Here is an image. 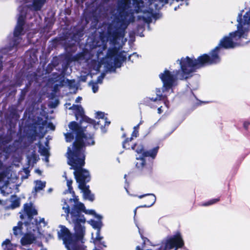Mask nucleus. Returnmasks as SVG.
Here are the masks:
<instances>
[{"label":"nucleus","mask_w":250,"mask_h":250,"mask_svg":"<svg viewBox=\"0 0 250 250\" xmlns=\"http://www.w3.org/2000/svg\"><path fill=\"white\" fill-rule=\"evenodd\" d=\"M118 15L115 16L114 22L116 28L112 32L109 26L105 37L101 36L104 50L106 48V43L109 42L110 47L106 56L98 63L96 70L99 71L102 65H104L106 71L115 72L116 68L121 66L122 62L126 58V53L121 51L124 43L125 31L128 24L134 21V13L144 12L143 0H119L118 2Z\"/></svg>","instance_id":"1"},{"label":"nucleus","mask_w":250,"mask_h":250,"mask_svg":"<svg viewBox=\"0 0 250 250\" xmlns=\"http://www.w3.org/2000/svg\"><path fill=\"white\" fill-rule=\"evenodd\" d=\"M68 127L71 132L64 134L66 141L71 142L76 135V140L72 148L68 147L66 153L68 164L71 166L70 169H74V175L79 184V187L85 185L90 180L89 172L82 168L85 162V147L94 144L93 135L86 132V130L80 126L75 122L69 123Z\"/></svg>","instance_id":"2"},{"label":"nucleus","mask_w":250,"mask_h":250,"mask_svg":"<svg viewBox=\"0 0 250 250\" xmlns=\"http://www.w3.org/2000/svg\"><path fill=\"white\" fill-rule=\"evenodd\" d=\"M46 0H19L20 5L18 10L19 12L17 24L15 27L13 38L10 42L9 46L0 50V71L2 68V54L14 51L16 52L27 43H31L33 38L32 33L29 32L27 35V41L26 43L21 36L27 30H29L27 24V20L29 15L34 14L35 11L41 10Z\"/></svg>","instance_id":"3"},{"label":"nucleus","mask_w":250,"mask_h":250,"mask_svg":"<svg viewBox=\"0 0 250 250\" xmlns=\"http://www.w3.org/2000/svg\"><path fill=\"white\" fill-rule=\"evenodd\" d=\"M62 202V209L66 214L67 220L74 224V229L81 236L85 235L84 224L86 222L84 215L81 214L82 212L94 215L98 219L102 218V216L96 214L94 210L85 209L84 205L79 202L78 196H74V198H70L68 200L63 199Z\"/></svg>","instance_id":"4"},{"label":"nucleus","mask_w":250,"mask_h":250,"mask_svg":"<svg viewBox=\"0 0 250 250\" xmlns=\"http://www.w3.org/2000/svg\"><path fill=\"white\" fill-rule=\"evenodd\" d=\"M37 214V210L32 207L31 204H26L23 208V214H21L20 217L21 219L24 216L27 217L28 221L24 223V226L26 228L28 232L21 240V245L27 247L33 243L35 240L36 237L35 233L39 232V225L43 224V227L45 226L46 224L44 218L40 219L39 221L36 219H34L33 216Z\"/></svg>","instance_id":"5"},{"label":"nucleus","mask_w":250,"mask_h":250,"mask_svg":"<svg viewBox=\"0 0 250 250\" xmlns=\"http://www.w3.org/2000/svg\"><path fill=\"white\" fill-rule=\"evenodd\" d=\"M60 228V230L58 232V237L63 241L67 250H86V247L83 245L84 235L81 236L75 230L73 234L64 226L61 225Z\"/></svg>","instance_id":"6"},{"label":"nucleus","mask_w":250,"mask_h":250,"mask_svg":"<svg viewBox=\"0 0 250 250\" xmlns=\"http://www.w3.org/2000/svg\"><path fill=\"white\" fill-rule=\"evenodd\" d=\"M183 59H185V58L183 57L180 60L177 61V62H179L181 67L180 70L174 71L171 72L167 70H166L164 73H161L159 75V77L163 83V93H165L170 89H171V91H172L171 88L172 86L177 84V80L178 79L184 80L188 79L192 76V74L197 69L195 68L194 71L190 72L189 74L185 76V73L183 71L181 63Z\"/></svg>","instance_id":"7"},{"label":"nucleus","mask_w":250,"mask_h":250,"mask_svg":"<svg viewBox=\"0 0 250 250\" xmlns=\"http://www.w3.org/2000/svg\"><path fill=\"white\" fill-rule=\"evenodd\" d=\"M146 157L144 156L136 157V167L145 174L151 172L153 165L152 161H148L147 162Z\"/></svg>","instance_id":"8"},{"label":"nucleus","mask_w":250,"mask_h":250,"mask_svg":"<svg viewBox=\"0 0 250 250\" xmlns=\"http://www.w3.org/2000/svg\"><path fill=\"white\" fill-rule=\"evenodd\" d=\"M131 148L133 150H135L137 153L141 154V156L149 157L152 159V160H153L155 158L157 155L159 149V147L156 146L152 149L145 151L144 149L143 146L142 145H134L131 146Z\"/></svg>","instance_id":"9"},{"label":"nucleus","mask_w":250,"mask_h":250,"mask_svg":"<svg viewBox=\"0 0 250 250\" xmlns=\"http://www.w3.org/2000/svg\"><path fill=\"white\" fill-rule=\"evenodd\" d=\"M69 109L74 111L77 120L79 117L81 118V124H82L83 122H85L91 124H94L95 127L97 125L95 124V121L93 120L84 115L83 109L81 105L73 104Z\"/></svg>","instance_id":"10"},{"label":"nucleus","mask_w":250,"mask_h":250,"mask_svg":"<svg viewBox=\"0 0 250 250\" xmlns=\"http://www.w3.org/2000/svg\"><path fill=\"white\" fill-rule=\"evenodd\" d=\"M79 188L82 190L83 193V196L85 199H87L89 201H92L94 199V195L91 193L89 189V186L86 185H83L82 187H79Z\"/></svg>","instance_id":"11"},{"label":"nucleus","mask_w":250,"mask_h":250,"mask_svg":"<svg viewBox=\"0 0 250 250\" xmlns=\"http://www.w3.org/2000/svg\"><path fill=\"white\" fill-rule=\"evenodd\" d=\"M96 118L100 120L97 122V124L101 125V127L103 128V124L104 125L108 126L110 122L107 121V118L105 117L104 113L102 112H97L96 113Z\"/></svg>","instance_id":"12"},{"label":"nucleus","mask_w":250,"mask_h":250,"mask_svg":"<svg viewBox=\"0 0 250 250\" xmlns=\"http://www.w3.org/2000/svg\"><path fill=\"white\" fill-rule=\"evenodd\" d=\"M147 195L149 196V197L146 199V201L148 202V204L144 205L143 207L149 208L151 207L155 203L156 198L155 195L153 194H146L140 195L139 196V198L141 199Z\"/></svg>","instance_id":"13"},{"label":"nucleus","mask_w":250,"mask_h":250,"mask_svg":"<svg viewBox=\"0 0 250 250\" xmlns=\"http://www.w3.org/2000/svg\"><path fill=\"white\" fill-rule=\"evenodd\" d=\"M47 147L48 146L46 144V146L40 145L39 146V152L40 153L41 155L45 156L44 160L46 162H48L49 161V150Z\"/></svg>","instance_id":"14"},{"label":"nucleus","mask_w":250,"mask_h":250,"mask_svg":"<svg viewBox=\"0 0 250 250\" xmlns=\"http://www.w3.org/2000/svg\"><path fill=\"white\" fill-rule=\"evenodd\" d=\"M103 238V237L100 235V230L98 229L96 232V237L93 239V243L95 245H101L104 247H106L104 242L102 241Z\"/></svg>","instance_id":"15"},{"label":"nucleus","mask_w":250,"mask_h":250,"mask_svg":"<svg viewBox=\"0 0 250 250\" xmlns=\"http://www.w3.org/2000/svg\"><path fill=\"white\" fill-rule=\"evenodd\" d=\"M156 93L157 95V97L156 98H149L148 99L153 102H156L158 100L160 101L162 100H164L167 97V95L166 94H164V95L162 94L161 91L159 88H157L156 89Z\"/></svg>","instance_id":"16"},{"label":"nucleus","mask_w":250,"mask_h":250,"mask_svg":"<svg viewBox=\"0 0 250 250\" xmlns=\"http://www.w3.org/2000/svg\"><path fill=\"white\" fill-rule=\"evenodd\" d=\"M139 131L137 130H134L132 133V137L130 138H127L123 143V146L124 148L129 149V145L127 143L131 141L133 137H137L138 136Z\"/></svg>","instance_id":"17"},{"label":"nucleus","mask_w":250,"mask_h":250,"mask_svg":"<svg viewBox=\"0 0 250 250\" xmlns=\"http://www.w3.org/2000/svg\"><path fill=\"white\" fill-rule=\"evenodd\" d=\"M34 183L35 184V188H34V191H35V193L37 192L38 191H39L40 190L43 189L45 187V185H46L45 182H42L40 180H37V181H35Z\"/></svg>","instance_id":"18"},{"label":"nucleus","mask_w":250,"mask_h":250,"mask_svg":"<svg viewBox=\"0 0 250 250\" xmlns=\"http://www.w3.org/2000/svg\"><path fill=\"white\" fill-rule=\"evenodd\" d=\"M99 219V220L98 221L92 219L88 221L89 224H90L94 229H96L97 230L98 229L100 230L103 226L102 222L101 220V219Z\"/></svg>","instance_id":"19"},{"label":"nucleus","mask_w":250,"mask_h":250,"mask_svg":"<svg viewBox=\"0 0 250 250\" xmlns=\"http://www.w3.org/2000/svg\"><path fill=\"white\" fill-rule=\"evenodd\" d=\"M2 247L4 250H14L16 246L11 244L9 240L6 239L3 242Z\"/></svg>","instance_id":"20"},{"label":"nucleus","mask_w":250,"mask_h":250,"mask_svg":"<svg viewBox=\"0 0 250 250\" xmlns=\"http://www.w3.org/2000/svg\"><path fill=\"white\" fill-rule=\"evenodd\" d=\"M11 204V208L12 209L18 207H19L20 202V199L18 198H16L15 197H13L12 198V201Z\"/></svg>","instance_id":"21"},{"label":"nucleus","mask_w":250,"mask_h":250,"mask_svg":"<svg viewBox=\"0 0 250 250\" xmlns=\"http://www.w3.org/2000/svg\"><path fill=\"white\" fill-rule=\"evenodd\" d=\"M67 186L68 187V190L70 193L72 194L73 198H74V196H76L75 195L74 191L73 190V188L72 187V180L71 179H67Z\"/></svg>","instance_id":"22"},{"label":"nucleus","mask_w":250,"mask_h":250,"mask_svg":"<svg viewBox=\"0 0 250 250\" xmlns=\"http://www.w3.org/2000/svg\"><path fill=\"white\" fill-rule=\"evenodd\" d=\"M22 225L23 224L21 222H19L18 226L14 227L13 231L15 235H17L21 232V229L23 228Z\"/></svg>","instance_id":"23"},{"label":"nucleus","mask_w":250,"mask_h":250,"mask_svg":"<svg viewBox=\"0 0 250 250\" xmlns=\"http://www.w3.org/2000/svg\"><path fill=\"white\" fill-rule=\"evenodd\" d=\"M219 198H216V199H212L206 203H205L204 204H203V206H208L211 205H212L213 204H215L217 203L218 201H219Z\"/></svg>","instance_id":"24"},{"label":"nucleus","mask_w":250,"mask_h":250,"mask_svg":"<svg viewBox=\"0 0 250 250\" xmlns=\"http://www.w3.org/2000/svg\"><path fill=\"white\" fill-rule=\"evenodd\" d=\"M152 18H153V15L151 12H149L148 13L147 17H146L145 16H143V18L147 23H150V22H151Z\"/></svg>","instance_id":"25"},{"label":"nucleus","mask_w":250,"mask_h":250,"mask_svg":"<svg viewBox=\"0 0 250 250\" xmlns=\"http://www.w3.org/2000/svg\"><path fill=\"white\" fill-rule=\"evenodd\" d=\"M98 83L94 82H90L89 84L92 86V90L94 93H96L98 91L99 87L98 86Z\"/></svg>","instance_id":"26"},{"label":"nucleus","mask_w":250,"mask_h":250,"mask_svg":"<svg viewBox=\"0 0 250 250\" xmlns=\"http://www.w3.org/2000/svg\"><path fill=\"white\" fill-rule=\"evenodd\" d=\"M138 58L139 55L136 53H133L128 57V59L132 62L136 61V60L138 59Z\"/></svg>","instance_id":"27"},{"label":"nucleus","mask_w":250,"mask_h":250,"mask_svg":"<svg viewBox=\"0 0 250 250\" xmlns=\"http://www.w3.org/2000/svg\"><path fill=\"white\" fill-rule=\"evenodd\" d=\"M104 77H105V74L104 73H102L101 75L98 77L97 81L96 83H102L103 80L104 78Z\"/></svg>","instance_id":"28"},{"label":"nucleus","mask_w":250,"mask_h":250,"mask_svg":"<svg viewBox=\"0 0 250 250\" xmlns=\"http://www.w3.org/2000/svg\"><path fill=\"white\" fill-rule=\"evenodd\" d=\"M138 228L139 229V232L141 235V237H142L143 240L144 241V244H145L146 243V241H149V240L146 238L143 237L142 233L141 232L140 229L139 228L138 226L137 225Z\"/></svg>","instance_id":"29"},{"label":"nucleus","mask_w":250,"mask_h":250,"mask_svg":"<svg viewBox=\"0 0 250 250\" xmlns=\"http://www.w3.org/2000/svg\"><path fill=\"white\" fill-rule=\"evenodd\" d=\"M23 172L25 173V174L26 175V178H27L29 174L30 171L28 169V168H23Z\"/></svg>","instance_id":"30"},{"label":"nucleus","mask_w":250,"mask_h":250,"mask_svg":"<svg viewBox=\"0 0 250 250\" xmlns=\"http://www.w3.org/2000/svg\"><path fill=\"white\" fill-rule=\"evenodd\" d=\"M82 100V98L81 97L79 96L77 97L75 100L76 103H80Z\"/></svg>","instance_id":"31"},{"label":"nucleus","mask_w":250,"mask_h":250,"mask_svg":"<svg viewBox=\"0 0 250 250\" xmlns=\"http://www.w3.org/2000/svg\"><path fill=\"white\" fill-rule=\"evenodd\" d=\"M3 177H4V175L3 174H0V182H2V181H3ZM1 188V186H0V188Z\"/></svg>","instance_id":"32"},{"label":"nucleus","mask_w":250,"mask_h":250,"mask_svg":"<svg viewBox=\"0 0 250 250\" xmlns=\"http://www.w3.org/2000/svg\"><path fill=\"white\" fill-rule=\"evenodd\" d=\"M164 104L167 108H168V101L167 100L165 101Z\"/></svg>","instance_id":"33"},{"label":"nucleus","mask_w":250,"mask_h":250,"mask_svg":"<svg viewBox=\"0 0 250 250\" xmlns=\"http://www.w3.org/2000/svg\"><path fill=\"white\" fill-rule=\"evenodd\" d=\"M163 112V110H162V107H160L158 109V112L159 114H161Z\"/></svg>","instance_id":"34"},{"label":"nucleus","mask_w":250,"mask_h":250,"mask_svg":"<svg viewBox=\"0 0 250 250\" xmlns=\"http://www.w3.org/2000/svg\"><path fill=\"white\" fill-rule=\"evenodd\" d=\"M139 128V125H138L134 127V130H138Z\"/></svg>","instance_id":"35"},{"label":"nucleus","mask_w":250,"mask_h":250,"mask_svg":"<svg viewBox=\"0 0 250 250\" xmlns=\"http://www.w3.org/2000/svg\"><path fill=\"white\" fill-rule=\"evenodd\" d=\"M62 176L65 178V180H66L67 179H67V177H66V172H64V174H63V176Z\"/></svg>","instance_id":"36"},{"label":"nucleus","mask_w":250,"mask_h":250,"mask_svg":"<svg viewBox=\"0 0 250 250\" xmlns=\"http://www.w3.org/2000/svg\"><path fill=\"white\" fill-rule=\"evenodd\" d=\"M248 125H249V123H245L244 124V127H245V128H247V127H248Z\"/></svg>","instance_id":"37"},{"label":"nucleus","mask_w":250,"mask_h":250,"mask_svg":"<svg viewBox=\"0 0 250 250\" xmlns=\"http://www.w3.org/2000/svg\"><path fill=\"white\" fill-rule=\"evenodd\" d=\"M36 172L39 174H41V171L39 169H36Z\"/></svg>","instance_id":"38"},{"label":"nucleus","mask_w":250,"mask_h":250,"mask_svg":"<svg viewBox=\"0 0 250 250\" xmlns=\"http://www.w3.org/2000/svg\"><path fill=\"white\" fill-rule=\"evenodd\" d=\"M136 250H142L140 248V246H137L136 247Z\"/></svg>","instance_id":"39"},{"label":"nucleus","mask_w":250,"mask_h":250,"mask_svg":"<svg viewBox=\"0 0 250 250\" xmlns=\"http://www.w3.org/2000/svg\"><path fill=\"white\" fill-rule=\"evenodd\" d=\"M52 190V188H49L48 190V192H51Z\"/></svg>","instance_id":"40"},{"label":"nucleus","mask_w":250,"mask_h":250,"mask_svg":"<svg viewBox=\"0 0 250 250\" xmlns=\"http://www.w3.org/2000/svg\"><path fill=\"white\" fill-rule=\"evenodd\" d=\"M143 123V121H141L138 125H139V126L140 125H141Z\"/></svg>","instance_id":"41"},{"label":"nucleus","mask_w":250,"mask_h":250,"mask_svg":"<svg viewBox=\"0 0 250 250\" xmlns=\"http://www.w3.org/2000/svg\"><path fill=\"white\" fill-rule=\"evenodd\" d=\"M100 53H101V52H99V51L98 52V57H99V56H100Z\"/></svg>","instance_id":"42"},{"label":"nucleus","mask_w":250,"mask_h":250,"mask_svg":"<svg viewBox=\"0 0 250 250\" xmlns=\"http://www.w3.org/2000/svg\"><path fill=\"white\" fill-rule=\"evenodd\" d=\"M93 250H100L97 249L96 248H95Z\"/></svg>","instance_id":"43"},{"label":"nucleus","mask_w":250,"mask_h":250,"mask_svg":"<svg viewBox=\"0 0 250 250\" xmlns=\"http://www.w3.org/2000/svg\"><path fill=\"white\" fill-rule=\"evenodd\" d=\"M41 250H46V249H42Z\"/></svg>","instance_id":"44"},{"label":"nucleus","mask_w":250,"mask_h":250,"mask_svg":"<svg viewBox=\"0 0 250 250\" xmlns=\"http://www.w3.org/2000/svg\"><path fill=\"white\" fill-rule=\"evenodd\" d=\"M134 213H135V214H136V209H135V210H134Z\"/></svg>","instance_id":"45"},{"label":"nucleus","mask_w":250,"mask_h":250,"mask_svg":"<svg viewBox=\"0 0 250 250\" xmlns=\"http://www.w3.org/2000/svg\"><path fill=\"white\" fill-rule=\"evenodd\" d=\"M177 9V8L176 7L175 8H174V10H176Z\"/></svg>","instance_id":"46"},{"label":"nucleus","mask_w":250,"mask_h":250,"mask_svg":"<svg viewBox=\"0 0 250 250\" xmlns=\"http://www.w3.org/2000/svg\"><path fill=\"white\" fill-rule=\"evenodd\" d=\"M27 250H29V249H27Z\"/></svg>","instance_id":"47"}]
</instances>
